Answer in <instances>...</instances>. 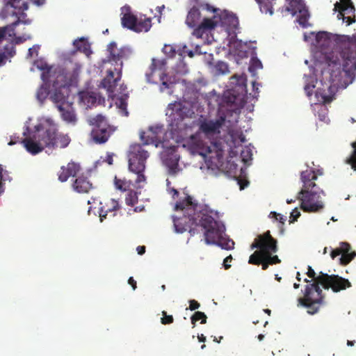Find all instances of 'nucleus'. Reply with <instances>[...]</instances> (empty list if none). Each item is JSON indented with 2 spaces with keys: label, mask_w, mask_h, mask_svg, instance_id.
<instances>
[{
  "label": "nucleus",
  "mask_w": 356,
  "mask_h": 356,
  "mask_svg": "<svg viewBox=\"0 0 356 356\" xmlns=\"http://www.w3.org/2000/svg\"><path fill=\"white\" fill-rule=\"evenodd\" d=\"M7 30L12 31V28L10 27V25L3 28H0V42H1L4 39Z\"/></svg>",
  "instance_id": "nucleus-53"
},
{
  "label": "nucleus",
  "mask_w": 356,
  "mask_h": 356,
  "mask_svg": "<svg viewBox=\"0 0 356 356\" xmlns=\"http://www.w3.org/2000/svg\"><path fill=\"white\" fill-rule=\"evenodd\" d=\"M106 51L108 54L105 62L114 65L115 67H120V70H122L123 62L129 60L133 54L130 47L124 46L118 48L115 42H110Z\"/></svg>",
  "instance_id": "nucleus-7"
},
{
  "label": "nucleus",
  "mask_w": 356,
  "mask_h": 356,
  "mask_svg": "<svg viewBox=\"0 0 356 356\" xmlns=\"http://www.w3.org/2000/svg\"><path fill=\"white\" fill-rule=\"evenodd\" d=\"M216 68L221 74H226L229 72L228 65L224 62H218L216 65Z\"/></svg>",
  "instance_id": "nucleus-45"
},
{
  "label": "nucleus",
  "mask_w": 356,
  "mask_h": 356,
  "mask_svg": "<svg viewBox=\"0 0 356 356\" xmlns=\"http://www.w3.org/2000/svg\"><path fill=\"white\" fill-rule=\"evenodd\" d=\"M163 51L166 54H168L171 57L175 56V50L171 45H165Z\"/></svg>",
  "instance_id": "nucleus-51"
},
{
  "label": "nucleus",
  "mask_w": 356,
  "mask_h": 356,
  "mask_svg": "<svg viewBox=\"0 0 356 356\" xmlns=\"http://www.w3.org/2000/svg\"><path fill=\"white\" fill-rule=\"evenodd\" d=\"M314 82H316V79L313 76L305 77V86L304 90L308 97L312 95L313 89L315 88Z\"/></svg>",
  "instance_id": "nucleus-34"
},
{
  "label": "nucleus",
  "mask_w": 356,
  "mask_h": 356,
  "mask_svg": "<svg viewBox=\"0 0 356 356\" xmlns=\"http://www.w3.org/2000/svg\"><path fill=\"white\" fill-rule=\"evenodd\" d=\"M88 122L94 127L91 131V138L97 144L105 143L115 131L102 114L90 117Z\"/></svg>",
  "instance_id": "nucleus-6"
},
{
  "label": "nucleus",
  "mask_w": 356,
  "mask_h": 356,
  "mask_svg": "<svg viewBox=\"0 0 356 356\" xmlns=\"http://www.w3.org/2000/svg\"><path fill=\"white\" fill-rule=\"evenodd\" d=\"M202 6H204L205 7V8L208 10H211L213 13L216 12V9L213 8L212 6H211L210 5H209L208 3H206L204 5H202Z\"/></svg>",
  "instance_id": "nucleus-63"
},
{
  "label": "nucleus",
  "mask_w": 356,
  "mask_h": 356,
  "mask_svg": "<svg viewBox=\"0 0 356 356\" xmlns=\"http://www.w3.org/2000/svg\"><path fill=\"white\" fill-rule=\"evenodd\" d=\"M345 22L346 23V24L348 26V25H350L351 24L354 23L355 22V15L353 14V17H352L351 16H346L345 15Z\"/></svg>",
  "instance_id": "nucleus-59"
},
{
  "label": "nucleus",
  "mask_w": 356,
  "mask_h": 356,
  "mask_svg": "<svg viewBox=\"0 0 356 356\" xmlns=\"http://www.w3.org/2000/svg\"><path fill=\"white\" fill-rule=\"evenodd\" d=\"M207 317L206 314L204 312H196L195 314L191 316V323L192 324L195 325V323L198 321H201L202 324H204L207 323Z\"/></svg>",
  "instance_id": "nucleus-39"
},
{
  "label": "nucleus",
  "mask_w": 356,
  "mask_h": 356,
  "mask_svg": "<svg viewBox=\"0 0 356 356\" xmlns=\"http://www.w3.org/2000/svg\"><path fill=\"white\" fill-rule=\"evenodd\" d=\"M116 104H117L118 108L120 109L122 115L124 116H128L129 113L127 109V104L125 102V100L122 98H120L119 99V102H117Z\"/></svg>",
  "instance_id": "nucleus-44"
},
{
  "label": "nucleus",
  "mask_w": 356,
  "mask_h": 356,
  "mask_svg": "<svg viewBox=\"0 0 356 356\" xmlns=\"http://www.w3.org/2000/svg\"><path fill=\"white\" fill-rule=\"evenodd\" d=\"M114 184L117 189L123 192L129 191L132 185V182L130 180L118 179L116 177L114 179Z\"/></svg>",
  "instance_id": "nucleus-33"
},
{
  "label": "nucleus",
  "mask_w": 356,
  "mask_h": 356,
  "mask_svg": "<svg viewBox=\"0 0 356 356\" xmlns=\"http://www.w3.org/2000/svg\"><path fill=\"white\" fill-rule=\"evenodd\" d=\"M238 184L240 185V189H241V190L244 189V188H245V186H248V181H246V180H245V181H243V180H242V179H239V180L238 181Z\"/></svg>",
  "instance_id": "nucleus-61"
},
{
  "label": "nucleus",
  "mask_w": 356,
  "mask_h": 356,
  "mask_svg": "<svg viewBox=\"0 0 356 356\" xmlns=\"http://www.w3.org/2000/svg\"><path fill=\"white\" fill-rule=\"evenodd\" d=\"M163 318H161V323L163 325L170 324L173 323L174 318L172 315H167V312H162Z\"/></svg>",
  "instance_id": "nucleus-46"
},
{
  "label": "nucleus",
  "mask_w": 356,
  "mask_h": 356,
  "mask_svg": "<svg viewBox=\"0 0 356 356\" xmlns=\"http://www.w3.org/2000/svg\"><path fill=\"white\" fill-rule=\"evenodd\" d=\"M143 172L144 171L134 172L137 175V179L136 180V183L139 184L145 181V176L144 175Z\"/></svg>",
  "instance_id": "nucleus-55"
},
{
  "label": "nucleus",
  "mask_w": 356,
  "mask_h": 356,
  "mask_svg": "<svg viewBox=\"0 0 356 356\" xmlns=\"http://www.w3.org/2000/svg\"><path fill=\"white\" fill-rule=\"evenodd\" d=\"M200 307V304L195 300H191L189 301V309L192 311L195 310Z\"/></svg>",
  "instance_id": "nucleus-56"
},
{
  "label": "nucleus",
  "mask_w": 356,
  "mask_h": 356,
  "mask_svg": "<svg viewBox=\"0 0 356 356\" xmlns=\"http://www.w3.org/2000/svg\"><path fill=\"white\" fill-rule=\"evenodd\" d=\"M3 51L9 57H13L15 54V49L13 43L8 42L3 47Z\"/></svg>",
  "instance_id": "nucleus-43"
},
{
  "label": "nucleus",
  "mask_w": 356,
  "mask_h": 356,
  "mask_svg": "<svg viewBox=\"0 0 356 356\" xmlns=\"http://www.w3.org/2000/svg\"><path fill=\"white\" fill-rule=\"evenodd\" d=\"M8 58L9 57L3 51L0 52V66L4 65Z\"/></svg>",
  "instance_id": "nucleus-58"
},
{
  "label": "nucleus",
  "mask_w": 356,
  "mask_h": 356,
  "mask_svg": "<svg viewBox=\"0 0 356 356\" xmlns=\"http://www.w3.org/2000/svg\"><path fill=\"white\" fill-rule=\"evenodd\" d=\"M136 250L138 254L142 255L145 252V246L139 245L137 247Z\"/></svg>",
  "instance_id": "nucleus-62"
},
{
  "label": "nucleus",
  "mask_w": 356,
  "mask_h": 356,
  "mask_svg": "<svg viewBox=\"0 0 356 356\" xmlns=\"http://www.w3.org/2000/svg\"><path fill=\"white\" fill-rule=\"evenodd\" d=\"M33 3L38 5V6H41V5H43L46 0H31Z\"/></svg>",
  "instance_id": "nucleus-64"
},
{
  "label": "nucleus",
  "mask_w": 356,
  "mask_h": 356,
  "mask_svg": "<svg viewBox=\"0 0 356 356\" xmlns=\"http://www.w3.org/2000/svg\"><path fill=\"white\" fill-rule=\"evenodd\" d=\"M72 188L77 193H88L92 188V184L86 177L81 175L76 178Z\"/></svg>",
  "instance_id": "nucleus-20"
},
{
  "label": "nucleus",
  "mask_w": 356,
  "mask_h": 356,
  "mask_svg": "<svg viewBox=\"0 0 356 356\" xmlns=\"http://www.w3.org/2000/svg\"><path fill=\"white\" fill-rule=\"evenodd\" d=\"M22 143L27 152L31 154H37L44 149L38 139L34 138L33 132L31 133L29 137L24 138Z\"/></svg>",
  "instance_id": "nucleus-18"
},
{
  "label": "nucleus",
  "mask_w": 356,
  "mask_h": 356,
  "mask_svg": "<svg viewBox=\"0 0 356 356\" xmlns=\"http://www.w3.org/2000/svg\"><path fill=\"white\" fill-rule=\"evenodd\" d=\"M125 202L129 206H134L138 202L137 193L133 190H130L126 196Z\"/></svg>",
  "instance_id": "nucleus-38"
},
{
  "label": "nucleus",
  "mask_w": 356,
  "mask_h": 356,
  "mask_svg": "<svg viewBox=\"0 0 356 356\" xmlns=\"http://www.w3.org/2000/svg\"><path fill=\"white\" fill-rule=\"evenodd\" d=\"M152 27V20L149 17H137V22L134 29V31L137 33L147 32Z\"/></svg>",
  "instance_id": "nucleus-27"
},
{
  "label": "nucleus",
  "mask_w": 356,
  "mask_h": 356,
  "mask_svg": "<svg viewBox=\"0 0 356 356\" xmlns=\"http://www.w3.org/2000/svg\"><path fill=\"white\" fill-rule=\"evenodd\" d=\"M316 179L317 173L314 170H306L300 173L302 188L298 192L297 199L301 201L300 208L305 212H318L324 207L321 201L312 202L317 195L316 191H312L316 186Z\"/></svg>",
  "instance_id": "nucleus-3"
},
{
  "label": "nucleus",
  "mask_w": 356,
  "mask_h": 356,
  "mask_svg": "<svg viewBox=\"0 0 356 356\" xmlns=\"http://www.w3.org/2000/svg\"><path fill=\"white\" fill-rule=\"evenodd\" d=\"M74 44L76 46L78 50L83 52L86 54H88L90 51V44L85 42L83 38L80 39L79 40H75L74 42Z\"/></svg>",
  "instance_id": "nucleus-37"
},
{
  "label": "nucleus",
  "mask_w": 356,
  "mask_h": 356,
  "mask_svg": "<svg viewBox=\"0 0 356 356\" xmlns=\"http://www.w3.org/2000/svg\"><path fill=\"white\" fill-rule=\"evenodd\" d=\"M9 4L15 8H18L19 10L24 11L28 10L29 5L26 2H23L20 4V0H9Z\"/></svg>",
  "instance_id": "nucleus-41"
},
{
  "label": "nucleus",
  "mask_w": 356,
  "mask_h": 356,
  "mask_svg": "<svg viewBox=\"0 0 356 356\" xmlns=\"http://www.w3.org/2000/svg\"><path fill=\"white\" fill-rule=\"evenodd\" d=\"M128 283H129V284H130L131 286L133 289H136V287H137V286H136V281L132 277H130L129 278Z\"/></svg>",
  "instance_id": "nucleus-60"
},
{
  "label": "nucleus",
  "mask_w": 356,
  "mask_h": 356,
  "mask_svg": "<svg viewBox=\"0 0 356 356\" xmlns=\"http://www.w3.org/2000/svg\"><path fill=\"white\" fill-rule=\"evenodd\" d=\"M217 22L211 18H204L202 22L194 29L193 35L201 38L207 31L214 29L217 26Z\"/></svg>",
  "instance_id": "nucleus-17"
},
{
  "label": "nucleus",
  "mask_w": 356,
  "mask_h": 356,
  "mask_svg": "<svg viewBox=\"0 0 356 356\" xmlns=\"http://www.w3.org/2000/svg\"><path fill=\"white\" fill-rule=\"evenodd\" d=\"M334 7L343 8L353 13H355V8L351 0H340V2H337L334 4Z\"/></svg>",
  "instance_id": "nucleus-36"
},
{
  "label": "nucleus",
  "mask_w": 356,
  "mask_h": 356,
  "mask_svg": "<svg viewBox=\"0 0 356 356\" xmlns=\"http://www.w3.org/2000/svg\"><path fill=\"white\" fill-rule=\"evenodd\" d=\"M163 163L168 168L170 175H176L180 170L179 168V156L175 146L165 149L162 154Z\"/></svg>",
  "instance_id": "nucleus-12"
},
{
  "label": "nucleus",
  "mask_w": 356,
  "mask_h": 356,
  "mask_svg": "<svg viewBox=\"0 0 356 356\" xmlns=\"http://www.w3.org/2000/svg\"><path fill=\"white\" fill-rule=\"evenodd\" d=\"M270 215L275 217V219L278 220L280 222H281L282 225L284 224V222L286 221V217H284V216L280 213H277L275 211L271 212Z\"/></svg>",
  "instance_id": "nucleus-52"
},
{
  "label": "nucleus",
  "mask_w": 356,
  "mask_h": 356,
  "mask_svg": "<svg viewBox=\"0 0 356 356\" xmlns=\"http://www.w3.org/2000/svg\"><path fill=\"white\" fill-rule=\"evenodd\" d=\"M241 156L244 163L247 164L252 160V151L250 149L246 147L241 151Z\"/></svg>",
  "instance_id": "nucleus-42"
},
{
  "label": "nucleus",
  "mask_w": 356,
  "mask_h": 356,
  "mask_svg": "<svg viewBox=\"0 0 356 356\" xmlns=\"http://www.w3.org/2000/svg\"><path fill=\"white\" fill-rule=\"evenodd\" d=\"M300 213L298 211V209L297 208L294 209L291 213L289 222L290 223L294 222L295 221L297 220V219L300 217Z\"/></svg>",
  "instance_id": "nucleus-48"
},
{
  "label": "nucleus",
  "mask_w": 356,
  "mask_h": 356,
  "mask_svg": "<svg viewBox=\"0 0 356 356\" xmlns=\"http://www.w3.org/2000/svg\"><path fill=\"white\" fill-rule=\"evenodd\" d=\"M201 18V13L197 8L193 6L189 11L186 19V24L191 28H196Z\"/></svg>",
  "instance_id": "nucleus-23"
},
{
  "label": "nucleus",
  "mask_w": 356,
  "mask_h": 356,
  "mask_svg": "<svg viewBox=\"0 0 356 356\" xmlns=\"http://www.w3.org/2000/svg\"><path fill=\"white\" fill-rule=\"evenodd\" d=\"M334 10L338 11L337 18L339 19H343V21H345V19H346V18H345L346 15H349L351 13L350 12L347 11V10H346L343 8H340L334 7Z\"/></svg>",
  "instance_id": "nucleus-47"
},
{
  "label": "nucleus",
  "mask_w": 356,
  "mask_h": 356,
  "mask_svg": "<svg viewBox=\"0 0 356 356\" xmlns=\"http://www.w3.org/2000/svg\"><path fill=\"white\" fill-rule=\"evenodd\" d=\"M186 108L181 102H175L168 104L167 115L171 118L172 124L179 127V122H181L186 116Z\"/></svg>",
  "instance_id": "nucleus-15"
},
{
  "label": "nucleus",
  "mask_w": 356,
  "mask_h": 356,
  "mask_svg": "<svg viewBox=\"0 0 356 356\" xmlns=\"http://www.w3.org/2000/svg\"><path fill=\"white\" fill-rule=\"evenodd\" d=\"M286 1L287 3L286 10L293 15L305 7L302 0H286Z\"/></svg>",
  "instance_id": "nucleus-30"
},
{
  "label": "nucleus",
  "mask_w": 356,
  "mask_h": 356,
  "mask_svg": "<svg viewBox=\"0 0 356 356\" xmlns=\"http://www.w3.org/2000/svg\"><path fill=\"white\" fill-rule=\"evenodd\" d=\"M298 13L299 14L297 19L298 24L303 28L307 27L309 26V13L306 6L300 10Z\"/></svg>",
  "instance_id": "nucleus-32"
},
{
  "label": "nucleus",
  "mask_w": 356,
  "mask_h": 356,
  "mask_svg": "<svg viewBox=\"0 0 356 356\" xmlns=\"http://www.w3.org/2000/svg\"><path fill=\"white\" fill-rule=\"evenodd\" d=\"M2 179L0 180V184L3 188V182L6 181H11V177L9 175V172L3 169V172H1Z\"/></svg>",
  "instance_id": "nucleus-49"
},
{
  "label": "nucleus",
  "mask_w": 356,
  "mask_h": 356,
  "mask_svg": "<svg viewBox=\"0 0 356 356\" xmlns=\"http://www.w3.org/2000/svg\"><path fill=\"white\" fill-rule=\"evenodd\" d=\"M176 210L187 211L188 217L184 216L175 220V227L178 233L187 230L194 235L196 227H200L204 231V240L207 244H215L222 249L230 250L234 248V242L225 234L224 224L216 219L213 211L207 207L197 209V204L193 202L191 196L178 202L175 204Z\"/></svg>",
  "instance_id": "nucleus-2"
},
{
  "label": "nucleus",
  "mask_w": 356,
  "mask_h": 356,
  "mask_svg": "<svg viewBox=\"0 0 356 356\" xmlns=\"http://www.w3.org/2000/svg\"><path fill=\"white\" fill-rule=\"evenodd\" d=\"M71 141L70 136L67 134H58L57 129H55V145L52 149L57 147L65 148L68 146Z\"/></svg>",
  "instance_id": "nucleus-28"
},
{
  "label": "nucleus",
  "mask_w": 356,
  "mask_h": 356,
  "mask_svg": "<svg viewBox=\"0 0 356 356\" xmlns=\"http://www.w3.org/2000/svg\"><path fill=\"white\" fill-rule=\"evenodd\" d=\"M80 170V165L74 162L68 163L67 166H62L58 173V179L66 181L70 177H75Z\"/></svg>",
  "instance_id": "nucleus-19"
},
{
  "label": "nucleus",
  "mask_w": 356,
  "mask_h": 356,
  "mask_svg": "<svg viewBox=\"0 0 356 356\" xmlns=\"http://www.w3.org/2000/svg\"><path fill=\"white\" fill-rule=\"evenodd\" d=\"M186 145L193 154H199L206 156L211 152V147L207 145L200 138V134H195L191 136Z\"/></svg>",
  "instance_id": "nucleus-14"
},
{
  "label": "nucleus",
  "mask_w": 356,
  "mask_h": 356,
  "mask_svg": "<svg viewBox=\"0 0 356 356\" xmlns=\"http://www.w3.org/2000/svg\"><path fill=\"white\" fill-rule=\"evenodd\" d=\"M57 108L59 111L61 118L63 121L67 124L73 125L76 124L77 118L72 103L67 104H58L57 106Z\"/></svg>",
  "instance_id": "nucleus-16"
},
{
  "label": "nucleus",
  "mask_w": 356,
  "mask_h": 356,
  "mask_svg": "<svg viewBox=\"0 0 356 356\" xmlns=\"http://www.w3.org/2000/svg\"><path fill=\"white\" fill-rule=\"evenodd\" d=\"M121 77L122 70H120V67H114L113 70H108L106 77L102 79L100 86L106 89L109 96H112Z\"/></svg>",
  "instance_id": "nucleus-13"
},
{
  "label": "nucleus",
  "mask_w": 356,
  "mask_h": 356,
  "mask_svg": "<svg viewBox=\"0 0 356 356\" xmlns=\"http://www.w3.org/2000/svg\"><path fill=\"white\" fill-rule=\"evenodd\" d=\"M163 133V129L160 127H150L149 129L148 135L147 136V139H145V133H143L140 135L141 140L144 142V144L148 145L150 143H154L155 142L160 140V136L159 134Z\"/></svg>",
  "instance_id": "nucleus-21"
},
{
  "label": "nucleus",
  "mask_w": 356,
  "mask_h": 356,
  "mask_svg": "<svg viewBox=\"0 0 356 356\" xmlns=\"http://www.w3.org/2000/svg\"><path fill=\"white\" fill-rule=\"evenodd\" d=\"M225 122V116L221 115L215 120H204L200 122L199 129L207 138L218 135L220 133V129Z\"/></svg>",
  "instance_id": "nucleus-11"
},
{
  "label": "nucleus",
  "mask_w": 356,
  "mask_h": 356,
  "mask_svg": "<svg viewBox=\"0 0 356 356\" xmlns=\"http://www.w3.org/2000/svg\"><path fill=\"white\" fill-rule=\"evenodd\" d=\"M29 24L31 23V20L27 18V15L26 13L22 11L19 15L17 17V19L13 22H12L10 24V27L12 28V32L14 31L15 28L19 24Z\"/></svg>",
  "instance_id": "nucleus-35"
},
{
  "label": "nucleus",
  "mask_w": 356,
  "mask_h": 356,
  "mask_svg": "<svg viewBox=\"0 0 356 356\" xmlns=\"http://www.w3.org/2000/svg\"><path fill=\"white\" fill-rule=\"evenodd\" d=\"M307 275L313 282V289H321L320 286L323 289H346L352 286L348 280L338 275H328L321 271L316 274L310 266H307Z\"/></svg>",
  "instance_id": "nucleus-4"
},
{
  "label": "nucleus",
  "mask_w": 356,
  "mask_h": 356,
  "mask_svg": "<svg viewBox=\"0 0 356 356\" xmlns=\"http://www.w3.org/2000/svg\"><path fill=\"white\" fill-rule=\"evenodd\" d=\"M149 157L147 151L145 150L142 145L134 144L130 146L129 149V170L132 172L145 171V162Z\"/></svg>",
  "instance_id": "nucleus-8"
},
{
  "label": "nucleus",
  "mask_w": 356,
  "mask_h": 356,
  "mask_svg": "<svg viewBox=\"0 0 356 356\" xmlns=\"http://www.w3.org/2000/svg\"><path fill=\"white\" fill-rule=\"evenodd\" d=\"M122 25L130 30L134 31L136 24L137 22V17L130 12L126 13L121 18Z\"/></svg>",
  "instance_id": "nucleus-29"
},
{
  "label": "nucleus",
  "mask_w": 356,
  "mask_h": 356,
  "mask_svg": "<svg viewBox=\"0 0 356 356\" xmlns=\"http://www.w3.org/2000/svg\"><path fill=\"white\" fill-rule=\"evenodd\" d=\"M343 252V250H341V249H339V248H337V249H335V250L332 251V252L330 254V256H331L332 259H334L337 256H339L340 254H342Z\"/></svg>",
  "instance_id": "nucleus-57"
},
{
  "label": "nucleus",
  "mask_w": 356,
  "mask_h": 356,
  "mask_svg": "<svg viewBox=\"0 0 356 356\" xmlns=\"http://www.w3.org/2000/svg\"><path fill=\"white\" fill-rule=\"evenodd\" d=\"M233 258L232 256L230 254L227 256L223 261V266L225 269H229L231 267V262L232 261Z\"/></svg>",
  "instance_id": "nucleus-54"
},
{
  "label": "nucleus",
  "mask_w": 356,
  "mask_h": 356,
  "mask_svg": "<svg viewBox=\"0 0 356 356\" xmlns=\"http://www.w3.org/2000/svg\"><path fill=\"white\" fill-rule=\"evenodd\" d=\"M343 42L340 47V57L343 60L341 69V60L334 57L333 51H329L333 44L328 33L320 32L316 35V41L321 51L325 54L326 60L330 66H337L332 70L327 83H321L322 87H318L315 95L318 102L325 104L330 103L334 99L339 88H345L351 83L355 77L356 70V33L343 36Z\"/></svg>",
  "instance_id": "nucleus-1"
},
{
  "label": "nucleus",
  "mask_w": 356,
  "mask_h": 356,
  "mask_svg": "<svg viewBox=\"0 0 356 356\" xmlns=\"http://www.w3.org/2000/svg\"><path fill=\"white\" fill-rule=\"evenodd\" d=\"M165 76H166L165 74H162V75H161V76H160L161 81L162 82L161 86V91H163L165 88H170V85L172 84V83H168V81H165L164 79Z\"/></svg>",
  "instance_id": "nucleus-50"
},
{
  "label": "nucleus",
  "mask_w": 356,
  "mask_h": 356,
  "mask_svg": "<svg viewBox=\"0 0 356 356\" xmlns=\"http://www.w3.org/2000/svg\"><path fill=\"white\" fill-rule=\"evenodd\" d=\"M49 95L48 88L44 86H42L37 91L36 97L37 99L40 102H43Z\"/></svg>",
  "instance_id": "nucleus-40"
},
{
  "label": "nucleus",
  "mask_w": 356,
  "mask_h": 356,
  "mask_svg": "<svg viewBox=\"0 0 356 356\" xmlns=\"http://www.w3.org/2000/svg\"><path fill=\"white\" fill-rule=\"evenodd\" d=\"M79 97L80 102L87 107L93 106L97 102V95L93 92H79Z\"/></svg>",
  "instance_id": "nucleus-25"
},
{
  "label": "nucleus",
  "mask_w": 356,
  "mask_h": 356,
  "mask_svg": "<svg viewBox=\"0 0 356 356\" xmlns=\"http://www.w3.org/2000/svg\"><path fill=\"white\" fill-rule=\"evenodd\" d=\"M259 261H260L259 263H250V264L253 265H261L262 270H266L269 265H274L277 264H280L281 262V260L278 258L277 255L273 256H261L259 259H258Z\"/></svg>",
  "instance_id": "nucleus-26"
},
{
  "label": "nucleus",
  "mask_w": 356,
  "mask_h": 356,
  "mask_svg": "<svg viewBox=\"0 0 356 356\" xmlns=\"http://www.w3.org/2000/svg\"><path fill=\"white\" fill-rule=\"evenodd\" d=\"M120 209V204L118 202L114 199H111L106 206L102 207L99 211V218L101 222L106 218L108 213L115 212ZM115 216V213H113V216Z\"/></svg>",
  "instance_id": "nucleus-22"
},
{
  "label": "nucleus",
  "mask_w": 356,
  "mask_h": 356,
  "mask_svg": "<svg viewBox=\"0 0 356 356\" xmlns=\"http://www.w3.org/2000/svg\"><path fill=\"white\" fill-rule=\"evenodd\" d=\"M322 291H305L304 296L298 299V306L305 307L311 315L316 314L323 303Z\"/></svg>",
  "instance_id": "nucleus-9"
},
{
  "label": "nucleus",
  "mask_w": 356,
  "mask_h": 356,
  "mask_svg": "<svg viewBox=\"0 0 356 356\" xmlns=\"http://www.w3.org/2000/svg\"><path fill=\"white\" fill-rule=\"evenodd\" d=\"M251 250L258 249L249 257L248 263H259L261 256H273L278 250L277 241L274 238L270 231L259 234L250 245Z\"/></svg>",
  "instance_id": "nucleus-5"
},
{
  "label": "nucleus",
  "mask_w": 356,
  "mask_h": 356,
  "mask_svg": "<svg viewBox=\"0 0 356 356\" xmlns=\"http://www.w3.org/2000/svg\"><path fill=\"white\" fill-rule=\"evenodd\" d=\"M342 245L346 246V248L343 249L344 253L342 254L340 258V262L341 265L346 266L356 256V252H353L351 253H348V251L350 249V245L348 243H342Z\"/></svg>",
  "instance_id": "nucleus-31"
},
{
  "label": "nucleus",
  "mask_w": 356,
  "mask_h": 356,
  "mask_svg": "<svg viewBox=\"0 0 356 356\" xmlns=\"http://www.w3.org/2000/svg\"><path fill=\"white\" fill-rule=\"evenodd\" d=\"M33 131L34 138L38 139L43 148H52L55 145V129L54 126L49 125L44 127L43 125L35 126Z\"/></svg>",
  "instance_id": "nucleus-10"
},
{
  "label": "nucleus",
  "mask_w": 356,
  "mask_h": 356,
  "mask_svg": "<svg viewBox=\"0 0 356 356\" xmlns=\"http://www.w3.org/2000/svg\"><path fill=\"white\" fill-rule=\"evenodd\" d=\"M67 89L65 87H60L56 89L54 92L51 95L50 98L53 102L56 104H67L69 102H67L68 95L65 92Z\"/></svg>",
  "instance_id": "nucleus-24"
}]
</instances>
